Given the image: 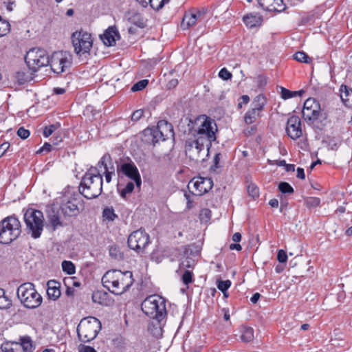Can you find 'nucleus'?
Listing matches in <instances>:
<instances>
[{"mask_svg": "<svg viewBox=\"0 0 352 352\" xmlns=\"http://www.w3.org/2000/svg\"><path fill=\"white\" fill-rule=\"evenodd\" d=\"M219 76L223 80H228L232 75L226 68H222L219 73Z\"/></svg>", "mask_w": 352, "mask_h": 352, "instance_id": "nucleus-49", "label": "nucleus"}, {"mask_svg": "<svg viewBox=\"0 0 352 352\" xmlns=\"http://www.w3.org/2000/svg\"><path fill=\"white\" fill-rule=\"evenodd\" d=\"M12 305L11 299L6 295L4 289L0 288V309H8Z\"/></svg>", "mask_w": 352, "mask_h": 352, "instance_id": "nucleus-31", "label": "nucleus"}, {"mask_svg": "<svg viewBox=\"0 0 352 352\" xmlns=\"http://www.w3.org/2000/svg\"><path fill=\"white\" fill-rule=\"evenodd\" d=\"M230 250H236L237 251L241 250L242 248L240 244L238 243H232L229 246Z\"/></svg>", "mask_w": 352, "mask_h": 352, "instance_id": "nucleus-62", "label": "nucleus"}, {"mask_svg": "<svg viewBox=\"0 0 352 352\" xmlns=\"http://www.w3.org/2000/svg\"><path fill=\"white\" fill-rule=\"evenodd\" d=\"M243 20L245 24L250 28L261 25L262 22L261 16L257 14L252 13L245 15L243 18Z\"/></svg>", "mask_w": 352, "mask_h": 352, "instance_id": "nucleus-26", "label": "nucleus"}, {"mask_svg": "<svg viewBox=\"0 0 352 352\" xmlns=\"http://www.w3.org/2000/svg\"><path fill=\"white\" fill-rule=\"evenodd\" d=\"M10 32V23L0 16V37L7 35Z\"/></svg>", "mask_w": 352, "mask_h": 352, "instance_id": "nucleus-37", "label": "nucleus"}, {"mask_svg": "<svg viewBox=\"0 0 352 352\" xmlns=\"http://www.w3.org/2000/svg\"><path fill=\"white\" fill-rule=\"evenodd\" d=\"M258 3L263 10L269 12H280L286 8L283 0H258Z\"/></svg>", "mask_w": 352, "mask_h": 352, "instance_id": "nucleus-21", "label": "nucleus"}, {"mask_svg": "<svg viewBox=\"0 0 352 352\" xmlns=\"http://www.w3.org/2000/svg\"><path fill=\"white\" fill-rule=\"evenodd\" d=\"M221 154L220 153H217L213 160V165L210 167V170L215 172L217 168H220L219 162L221 160Z\"/></svg>", "mask_w": 352, "mask_h": 352, "instance_id": "nucleus-48", "label": "nucleus"}, {"mask_svg": "<svg viewBox=\"0 0 352 352\" xmlns=\"http://www.w3.org/2000/svg\"><path fill=\"white\" fill-rule=\"evenodd\" d=\"M107 166L104 168V171L110 172V173H115V167L113 163L111 161H109Z\"/></svg>", "mask_w": 352, "mask_h": 352, "instance_id": "nucleus-59", "label": "nucleus"}, {"mask_svg": "<svg viewBox=\"0 0 352 352\" xmlns=\"http://www.w3.org/2000/svg\"><path fill=\"white\" fill-rule=\"evenodd\" d=\"M173 137V125L166 120H160L156 127L148 128L144 131V141L153 146L160 141L163 142Z\"/></svg>", "mask_w": 352, "mask_h": 352, "instance_id": "nucleus-4", "label": "nucleus"}, {"mask_svg": "<svg viewBox=\"0 0 352 352\" xmlns=\"http://www.w3.org/2000/svg\"><path fill=\"white\" fill-rule=\"evenodd\" d=\"M25 60L30 69L36 72L40 67L49 65L50 57L45 50L33 48L27 53Z\"/></svg>", "mask_w": 352, "mask_h": 352, "instance_id": "nucleus-10", "label": "nucleus"}, {"mask_svg": "<svg viewBox=\"0 0 352 352\" xmlns=\"http://www.w3.org/2000/svg\"><path fill=\"white\" fill-rule=\"evenodd\" d=\"M267 103L266 98L263 94L258 95L253 101V109L261 113Z\"/></svg>", "mask_w": 352, "mask_h": 352, "instance_id": "nucleus-28", "label": "nucleus"}, {"mask_svg": "<svg viewBox=\"0 0 352 352\" xmlns=\"http://www.w3.org/2000/svg\"><path fill=\"white\" fill-rule=\"evenodd\" d=\"M109 161H111V157L109 153H105L98 162V165L104 166V168L109 163Z\"/></svg>", "mask_w": 352, "mask_h": 352, "instance_id": "nucleus-54", "label": "nucleus"}, {"mask_svg": "<svg viewBox=\"0 0 352 352\" xmlns=\"http://www.w3.org/2000/svg\"><path fill=\"white\" fill-rule=\"evenodd\" d=\"M182 280L183 283L186 285H188L190 283H192L194 280L192 272L189 270H185L182 275Z\"/></svg>", "mask_w": 352, "mask_h": 352, "instance_id": "nucleus-43", "label": "nucleus"}, {"mask_svg": "<svg viewBox=\"0 0 352 352\" xmlns=\"http://www.w3.org/2000/svg\"><path fill=\"white\" fill-rule=\"evenodd\" d=\"M204 11L201 10L186 12L181 23L182 28L188 29L195 25L197 21L204 19Z\"/></svg>", "mask_w": 352, "mask_h": 352, "instance_id": "nucleus-20", "label": "nucleus"}, {"mask_svg": "<svg viewBox=\"0 0 352 352\" xmlns=\"http://www.w3.org/2000/svg\"><path fill=\"white\" fill-rule=\"evenodd\" d=\"M102 176L98 169L91 167L82 177L79 192L87 199L98 197L102 192Z\"/></svg>", "mask_w": 352, "mask_h": 352, "instance_id": "nucleus-2", "label": "nucleus"}, {"mask_svg": "<svg viewBox=\"0 0 352 352\" xmlns=\"http://www.w3.org/2000/svg\"><path fill=\"white\" fill-rule=\"evenodd\" d=\"M184 197L187 200V205L186 207L188 209H190L193 207L192 201L190 199V196L188 193L184 194Z\"/></svg>", "mask_w": 352, "mask_h": 352, "instance_id": "nucleus-60", "label": "nucleus"}, {"mask_svg": "<svg viewBox=\"0 0 352 352\" xmlns=\"http://www.w3.org/2000/svg\"><path fill=\"white\" fill-rule=\"evenodd\" d=\"M14 79L19 85H23L30 80V76L25 72L19 71L15 73Z\"/></svg>", "mask_w": 352, "mask_h": 352, "instance_id": "nucleus-33", "label": "nucleus"}, {"mask_svg": "<svg viewBox=\"0 0 352 352\" xmlns=\"http://www.w3.org/2000/svg\"><path fill=\"white\" fill-rule=\"evenodd\" d=\"M9 147L10 144L7 142H5L0 145V157L4 155Z\"/></svg>", "mask_w": 352, "mask_h": 352, "instance_id": "nucleus-57", "label": "nucleus"}, {"mask_svg": "<svg viewBox=\"0 0 352 352\" xmlns=\"http://www.w3.org/2000/svg\"><path fill=\"white\" fill-rule=\"evenodd\" d=\"M231 286V281L230 280H218L217 281V287L221 290L223 294L225 292H227L229 287Z\"/></svg>", "mask_w": 352, "mask_h": 352, "instance_id": "nucleus-40", "label": "nucleus"}, {"mask_svg": "<svg viewBox=\"0 0 352 352\" xmlns=\"http://www.w3.org/2000/svg\"><path fill=\"white\" fill-rule=\"evenodd\" d=\"M15 345V342H6L1 344V349L2 352H15V349L13 346Z\"/></svg>", "mask_w": 352, "mask_h": 352, "instance_id": "nucleus-47", "label": "nucleus"}, {"mask_svg": "<svg viewBox=\"0 0 352 352\" xmlns=\"http://www.w3.org/2000/svg\"><path fill=\"white\" fill-rule=\"evenodd\" d=\"M63 271L69 275L74 274L76 272V267L74 264L69 261H63L62 262Z\"/></svg>", "mask_w": 352, "mask_h": 352, "instance_id": "nucleus-34", "label": "nucleus"}, {"mask_svg": "<svg viewBox=\"0 0 352 352\" xmlns=\"http://www.w3.org/2000/svg\"><path fill=\"white\" fill-rule=\"evenodd\" d=\"M52 146L47 142H45L44 145L38 151V153L50 152L52 151Z\"/></svg>", "mask_w": 352, "mask_h": 352, "instance_id": "nucleus-58", "label": "nucleus"}, {"mask_svg": "<svg viewBox=\"0 0 352 352\" xmlns=\"http://www.w3.org/2000/svg\"><path fill=\"white\" fill-rule=\"evenodd\" d=\"M60 126V124H51L50 126H47L45 127L44 130H43V135L45 137V138H47L49 137L50 135H51L53 132L56 130L58 127Z\"/></svg>", "mask_w": 352, "mask_h": 352, "instance_id": "nucleus-46", "label": "nucleus"}, {"mask_svg": "<svg viewBox=\"0 0 352 352\" xmlns=\"http://www.w3.org/2000/svg\"><path fill=\"white\" fill-rule=\"evenodd\" d=\"M142 311L148 317L161 322L166 316V300L154 294L146 297L141 305Z\"/></svg>", "mask_w": 352, "mask_h": 352, "instance_id": "nucleus-3", "label": "nucleus"}, {"mask_svg": "<svg viewBox=\"0 0 352 352\" xmlns=\"http://www.w3.org/2000/svg\"><path fill=\"white\" fill-rule=\"evenodd\" d=\"M305 204L307 208H316L320 204V199L318 197H307L305 200Z\"/></svg>", "mask_w": 352, "mask_h": 352, "instance_id": "nucleus-41", "label": "nucleus"}, {"mask_svg": "<svg viewBox=\"0 0 352 352\" xmlns=\"http://www.w3.org/2000/svg\"><path fill=\"white\" fill-rule=\"evenodd\" d=\"M178 84V80L177 79H172L168 83V87L169 89L175 87Z\"/></svg>", "mask_w": 352, "mask_h": 352, "instance_id": "nucleus-63", "label": "nucleus"}, {"mask_svg": "<svg viewBox=\"0 0 352 352\" xmlns=\"http://www.w3.org/2000/svg\"><path fill=\"white\" fill-rule=\"evenodd\" d=\"M15 346H21L23 352H33L35 344L28 336H21L19 342H15Z\"/></svg>", "mask_w": 352, "mask_h": 352, "instance_id": "nucleus-24", "label": "nucleus"}, {"mask_svg": "<svg viewBox=\"0 0 352 352\" xmlns=\"http://www.w3.org/2000/svg\"><path fill=\"white\" fill-rule=\"evenodd\" d=\"M78 350L79 352H96L93 347L86 345H80Z\"/></svg>", "mask_w": 352, "mask_h": 352, "instance_id": "nucleus-56", "label": "nucleus"}, {"mask_svg": "<svg viewBox=\"0 0 352 352\" xmlns=\"http://www.w3.org/2000/svg\"><path fill=\"white\" fill-rule=\"evenodd\" d=\"M168 1L169 0H149V3L153 10H160Z\"/></svg>", "mask_w": 352, "mask_h": 352, "instance_id": "nucleus-39", "label": "nucleus"}, {"mask_svg": "<svg viewBox=\"0 0 352 352\" xmlns=\"http://www.w3.org/2000/svg\"><path fill=\"white\" fill-rule=\"evenodd\" d=\"M296 176L298 178H300L302 179H304L305 178V171L302 168L298 167L297 168V175Z\"/></svg>", "mask_w": 352, "mask_h": 352, "instance_id": "nucleus-61", "label": "nucleus"}, {"mask_svg": "<svg viewBox=\"0 0 352 352\" xmlns=\"http://www.w3.org/2000/svg\"><path fill=\"white\" fill-rule=\"evenodd\" d=\"M211 210L208 208H203L199 212V219L201 221H208L211 217Z\"/></svg>", "mask_w": 352, "mask_h": 352, "instance_id": "nucleus-44", "label": "nucleus"}, {"mask_svg": "<svg viewBox=\"0 0 352 352\" xmlns=\"http://www.w3.org/2000/svg\"><path fill=\"white\" fill-rule=\"evenodd\" d=\"M134 183L133 182H129L122 189H119L120 196L126 199L129 195H130L134 190Z\"/></svg>", "mask_w": 352, "mask_h": 352, "instance_id": "nucleus-36", "label": "nucleus"}, {"mask_svg": "<svg viewBox=\"0 0 352 352\" xmlns=\"http://www.w3.org/2000/svg\"><path fill=\"white\" fill-rule=\"evenodd\" d=\"M148 83V80H142L136 82L131 88L133 91H140L144 89Z\"/></svg>", "mask_w": 352, "mask_h": 352, "instance_id": "nucleus-45", "label": "nucleus"}, {"mask_svg": "<svg viewBox=\"0 0 352 352\" xmlns=\"http://www.w3.org/2000/svg\"><path fill=\"white\" fill-rule=\"evenodd\" d=\"M133 282V274L130 271L109 270L102 278L103 286L116 295H121L126 292Z\"/></svg>", "mask_w": 352, "mask_h": 352, "instance_id": "nucleus-1", "label": "nucleus"}, {"mask_svg": "<svg viewBox=\"0 0 352 352\" xmlns=\"http://www.w3.org/2000/svg\"><path fill=\"white\" fill-rule=\"evenodd\" d=\"M294 58L300 63H310L312 58L304 52H297L294 54Z\"/></svg>", "mask_w": 352, "mask_h": 352, "instance_id": "nucleus-35", "label": "nucleus"}, {"mask_svg": "<svg viewBox=\"0 0 352 352\" xmlns=\"http://www.w3.org/2000/svg\"><path fill=\"white\" fill-rule=\"evenodd\" d=\"M278 189L283 193L292 194L294 192V188L289 183L285 182H282L279 184Z\"/></svg>", "mask_w": 352, "mask_h": 352, "instance_id": "nucleus-42", "label": "nucleus"}, {"mask_svg": "<svg viewBox=\"0 0 352 352\" xmlns=\"http://www.w3.org/2000/svg\"><path fill=\"white\" fill-rule=\"evenodd\" d=\"M149 243V235L142 229L133 232L128 238L129 247L138 253H144Z\"/></svg>", "mask_w": 352, "mask_h": 352, "instance_id": "nucleus-14", "label": "nucleus"}, {"mask_svg": "<svg viewBox=\"0 0 352 352\" xmlns=\"http://www.w3.org/2000/svg\"><path fill=\"white\" fill-rule=\"evenodd\" d=\"M117 172L122 173L134 181L138 188H140L142 179L139 170L133 162L122 163L117 166Z\"/></svg>", "mask_w": 352, "mask_h": 352, "instance_id": "nucleus-17", "label": "nucleus"}, {"mask_svg": "<svg viewBox=\"0 0 352 352\" xmlns=\"http://www.w3.org/2000/svg\"><path fill=\"white\" fill-rule=\"evenodd\" d=\"M248 191L249 195L253 198L258 197V188L256 186L254 185L249 186Z\"/></svg>", "mask_w": 352, "mask_h": 352, "instance_id": "nucleus-55", "label": "nucleus"}, {"mask_svg": "<svg viewBox=\"0 0 352 352\" xmlns=\"http://www.w3.org/2000/svg\"><path fill=\"white\" fill-rule=\"evenodd\" d=\"M286 132L293 140H296L302 135L301 121L298 116H292L287 120Z\"/></svg>", "mask_w": 352, "mask_h": 352, "instance_id": "nucleus-18", "label": "nucleus"}, {"mask_svg": "<svg viewBox=\"0 0 352 352\" xmlns=\"http://www.w3.org/2000/svg\"><path fill=\"white\" fill-rule=\"evenodd\" d=\"M16 294L21 304L26 308L35 309L38 307L43 301L42 296L35 289L32 283L21 284L17 289Z\"/></svg>", "mask_w": 352, "mask_h": 352, "instance_id": "nucleus-6", "label": "nucleus"}, {"mask_svg": "<svg viewBox=\"0 0 352 352\" xmlns=\"http://www.w3.org/2000/svg\"><path fill=\"white\" fill-rule=\"evenodd\" d=\"M241 340L244 342H250L254 338V329L249 327H241L240 329Z\"/></svg>", "mask_w": 352, "mask_h": 352, "instance_id": "nucleus-27", "label": "nucleus"}, {"mask_svg": "<svg viewBox=\"0 0 352 352\" xmlns=\"http://www.w3.org/2000/svg\"><path fill=\"white\" fill-rule=\"evenodd\" d=\"M144 116V111L142 109H138L136 111H135L131 116V120L133 121V122H137L141 118H142Z\"/></svg>", "mask_w": 352, "mask_h": 352, "instance_id": "nucleus-50", "label": "nucleus"}, {"mask_svg": "<svg viewBox=\"0 0 352 352\" xmlns=\"http://www.w3.org/2000/svg\"><path fill=\"white\" fill-rule=\"evenodd\" d=\"M340 91L343 103L345 106L352 108V89L346 85H342Z\"/></svg>", "mask_w": 352, "mask_h": 352, "instance_id": "nucleus-25", "label": "nucleus"}, {"mask_svg": "<svg viewBox=\"0 0 352 352\" xmlns=\"http://www.w3.org/2000/svg\"><path fill=\"white\" fill-rule=\"evenodd\" d=\"M72 42L74 52L77 55L81 56L89 53L93 45V39L91 34L82 30L72 33Z\"/></svg>", "mask_w": 352, "mask_h": 352, "instance_id": "nucleus-11", "label": "nucleus"}, {"mask_svg": "<svg viewBox=\"0 0 352 352\" xmlns=\"http://www.w3.org/2000/svg\"><path fill=\"white\" fill-rule=\"evenodd\" d=\"M44 216L41 211L29 208L24 214V221L28 234L33 239L41 236L44 228Z\"/></svg>", "mask_w": 352, "mask_h": 352, "instance_id": "nucleus-7", "label": "nucleus"}, {"mask_svg": "<svg viewBox=\"0 0 352 352\" xmlns=\"http://www.w3.org/2000/svg\"><path fill=\"white\" fill-rule=\"evenodd\" d=\"M241 240V234L239 232H235L232 235V241L234 242H239Z\"/></svg>", "mask_w": 352, "mask_h": 352, "instance_id": "nucleus-64", "label": "nucleus"}, {"mask_svg": "<svg viewBox=\"0 0 352 352\" xmlns=\"http://www.w3.org/2000/svg\"><path fill=\"white\" fill-rule=\"evenodd\" d=\"M21 232L19 220L14 216H9L0 221V243L9 244L16 239Z\"/></svg>", "mask_w": 352, "mask_h": 352, "instance_id": "nucleus-5", "label": "nucleus"}, {"mask_svg": "<svg viewBox=\"0 0 352 352\" xmlns=\"http://www.w3.org/2000/svg\"><path fill=\"white\" fill-rule=\"evenodd\" d=\"M304 120L309 124L314 123L321 113L320 103L314 98H309L305 100L302 111Z\"/></svg>", "mask_w": 352, "mask_h": 352, "instance_id": "nucleus-16", "label": "nucleus"}, {"mask_svg": "<svg viewBox=\"0 0 352 352\" xmlns=\"http://www.w3.org/2000/svg\"><path fill=\"white\" fill-rule=\"evenodd\" d=\"M82 200L78 195L65 196L60 204V210L65 216L75 217L79 214V206H82Z\"/></svg>", "mask_w": 352, "mask_h": 352, "instance_id": "nucleus-15", "label": "nucleus"}, {"mask_svg": "<svg viewBox=\"0 0 352 352\" xmlns=\"http://www.w3.org/2000/svg\"><path fill=\"white\" fill-rule=\"evenodd\" d=\"M277 260L280 263H286L287 261V255L283 250H279L277 254Z\"/></svg>", "mask_w": 352, "mask_h": 352, "instance_id": "nucleus-52", "label": "nucleus"}, {"mask_svg": "<svg viewBox=\"0 0 352 352\" xmlns=\"http://www.w3.org/2000/svg\"><path fill=\"white\" fill-rule=\"evenodd\" d=\"M303 91H292L286 88L281 87V97L284 100L292 98L294 96H301Z\"/></svg>", "mask_w": 352, "mask_h": 352, "instance_id": "nucleus-38", "label": "nucleus"}, {"mask_svg": "<svg viewBox=\"0 0 352 352\" xmlns=\"http://www.w3.org/2000/svg\"><path fill=\"white\" fill-rule=\"evenodd\" d=\"M102 217L104 219L109 221H113L118 217L112 207H107L104 208L102 211Z\"/></svg>", "mask_w": 352, "mask_h": 352, "instance_id": "nucleus-32", "label": "nucleus"}, {"mask_svg": "<svg viewBox=\"0 0 352 352\" xmlns=\"http://www.w3.org/2000/svg\"><path fill=\"white\" fill-rule=\"evenodd\" d=\"M50 223L54 228L62 225L58 214H52L50 216Z\"/></svg>", "mask_w": 352, "mask_h": 352, "instance_id": "nucleus-53", "label": "nucleus"}, {"mask_svg": "<svg viewBox=\"0 0 352 352\" xmlns=\"http://www.w3.org/2000/svg\"><path fill=\"white\" fill-rule=\"evenodd\" d=\"M30 131L24 127H20L17 131V135L22 139L25 140L30 136Z\"/></svg>", "mask_w": 352, "mask_h": 352, "instance_id": "nucleus-51", "label": "nucleus"}, {"mask_svg": "<svg viewBox=\"0 0 352 352\" xmlns=\"http://www.w3.org/2000/svg\"><path fill=\"white\" fill-rule=\"evenodd\" d=\"M261 116V113L252 108L248 110L244 116V120L247 124H251L254 123L256 120Z\"/></svg>", "mask_w": 352, "mask_h": 352, "instance_id": "nucleus-29", "label": "nucleus"}, {"mask_svg": "<svg viewBox=\"0 0 352 352\" xmlns=\"http://www.w3.org/2000/svg\"><path fill=\"white\" fill-rule=\"evenodd\" d=\"M47 294L49 298L53 300H57L61 294L60 283L55 280H50L47 282Z\"/></svg>", "mask_w": 352, "mask_h": 352, "instance_id": "nucleus-23", "label": "nucleus"}, {"mask_svg": "<svg viewBox=\"0 0 352 352\" xmlns=\"http://www.w3.org/2000/svg\"><path fill=\"white\" fill-rule=\"evenodd\" d=\"M129 21L133 25H136L138 28H144L146 27V20L139 13H135L133 14L129 18Z\"/></svg>", "mask_w": 352, "mask_h": 352, "instance_id": "nucleus-30", "label": "nucleus"}, {"mask_svg": "<svg viewBox=\"0 0 352 352\" xmlns=\"http://www.w3.org/2000/svg\"><path fill=\"white\" fill-rule=\"evenodd\" d=\"M72 63V56L69 52L59 51L52 54L49 65L54 73L61 74L71 66Z\"/></svg>", "mask_w": 352, "mask_h": 352, "instance_id": "nucleus-13", "label": "nucleus"}, {"mask_svg": "<svg viewBox=\"0 0 352 352\" xmlns=\"http://www.w3.org/2000/svg\"><path fill=\"white\" fill-rule=\"evenodd\" d=\"M192 184L193 187L197 191L196 195L201 196L204 194L208 192L212 189L213 186V182L210 178L208 177H197L193 178L189 183L188 187L190 188V185Z\"/></svg>", "mask_w": 352, "mask_h": 352, "instance_id": "nucleus-19", "label": "nucleus"}, {"mask_svg": "<svg viewBox=\"0 0 352 352\" xmlns=\"http://www.w3.org/2000/svg\"><path fill=\"white\" fill-rule=\"evenodd\" d=\"M197 122H200V125L197 129L194 130L193 135L195 140L199 142L206 144L207 146H211L212 142L216 140L214 128L212 126L213 121L210 118L202 116L199 117Z\"/></svg>", "mask_w": 352, "mask_h": 352, "instance_id": "nucleus-9", "label": "nucleus"}, {"mask_svg": "<svg viewBox=\"0 0 352 352\" xmlns=\"http://www.w3.org/2000/svg\"><path fill=\"white\" fill-rule=\"evenodd\" d=\"M100 38L105 45L113 46L116 44V40L120 38V34L115 26H110Z\"/></svg>", "mask_w": 352, "mask_h": 352, "instance_id": "nucleus-22", "label": "nucleus"}, {"mask_svg": "<svg viewBox=\"0 0 352 352\" xmlns=\"http://www.w3.org/2000/svg\"><path fill=\"white\" fill-rule=\"evenodd\" d=\"M101 329V324L95 317L82 319L77 327V333L79 340L82 342L93 340Z\"/></svg>", "mask_w": 352, "mask_h": 352, "instance_id": "nucleus-8", "label": "nucleus"}, {"mask_svg": "<svg viewBox=\"0 0 352 352\" xmlns=\"http://www.w3.org/2000/svg\"><path fill=\"white\" fill-rule=\"evenodd\" d=\"M210 147L204 143L203 144H201V142L197 144V141L186 142L185 146L186 155L190 160L201 162L208 156Z\"/></svg>", "mask_w": 352, "mask_h": 352, "instance_id": "nucleus-12", "label": "nucleus"}]
</instances>
